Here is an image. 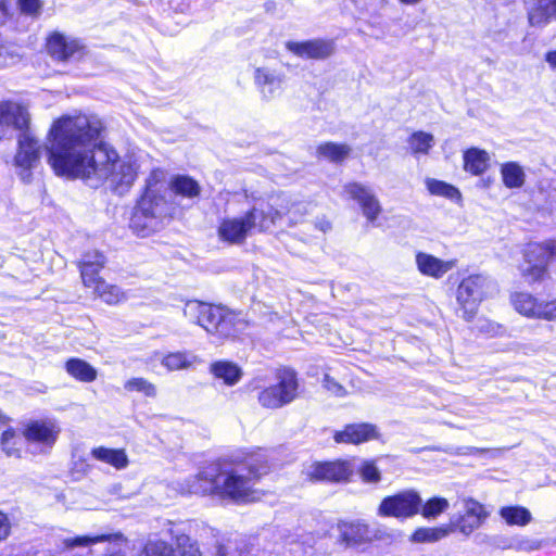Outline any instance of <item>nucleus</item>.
I'll return each instance as SVG.
<instances>
[{
	"instance_id": "obj_1",
	"label": "nucleus",
	"mask_w": 556,
	"mask_h": 556,
	"mask_svg": "<svg viewBox=\"0 0 556 556\" xmlns=\"http://www.w3.org/2000/svg\"><path fill=\"white\" fill-rule=\"evenodd\" d=\"M104 131V123L94 114H65L53 121L46 149L55 175L81 179L92 188L106 185L118 193L127 191L140 165L134 154L119 155L102 142Z\"/></svg>"
},
{
	"instance_id": "obj_2",
	"label": "nucleus",
	"mask_w": 556,
	"mask_h": 556,
	"mask_svg": "<svg viewBox=\"0 0 556 556\" xmlns=\"http://www.w3.org/2000/svg\"><path fill=\"white\" fill-rule=\"evenodd\" d=\"M218 463V473L215 479V495L231 500L236 503H250L261 498L254 489L255 481L268 470L267 457L263 453L251 454L243 466L227 468Z\"/></svg>"
},
{
	"instance_id": "obj_3",
	"label": "nucleus",
	"mask_w": 556,
	"mask_h": 556,
	"mask_svg": "<svg viewBox=\"0 0 556 556\" xmlns=\"http://www.w3.org/2000/svg\"><path fill=\"white\" fill-rule=\"evenodd\" d=\"M173 212L174 206L167 199L166 173L160 168L153 169L131 216L130 228L137 236L148 237L159 231Z\"/></svg>"
},
{
	"instance_id": "obj_4",
	"label": "nucleus",
	"mask_w": 556,
	"mask_h": 556,
	"mask_svg": "<svg viewBox=\"0 0 556 556\" xmlns=\"http://www.w3.org/2000/svg\"><path fill=\"white\" fill-rule=\"evenodd\" d=\"M184 315L208 333L217 334L220 338L235 337L243 331L247 326L240 314L224 306L199 301L187 302L184 307Z\"/></svg>"
},
{
	"instance_id": "obj_5",
	"label": "nucleus",
	"mask_w": 556,
	"mask_h": 556,
	"mask_svg": "<svg viewBox=\"0 0 556 556\" xmlns=\"http://www.w3.org/2000/svg\"><path fill=\"white\" fill-rule=\"evenodd\" d=\"M495 291L494 282L483 275L464 278L456 290V302L462 316L469 320L477 314L480 303Z\"/></svg>"
},
{
	"instance_id": "obj_6",
	"label": "nucleus",
	"mask_w": 556,
	"mask_h": 556,
	"mask_svg": "<svg viewBox=\"0 0 556 556\" xmlns=\"http://www.w3.org/2000/svg\"><path fill=\"white\" fill-rule=\"evenodd\" d=\"M61 427L54 419H34L24 424L22 435L35 454H49L55 445Z\"/></svg>"
},
{
	"instance_id": "obj_7",
	"label": "nucleus",
	"mask_w": 556,
	"mask_h": 556,
	"mask_svg": "<svg viewBox=\"0 0 556 556\" xmlns=\"http://www.w3.org/2000/svg\"><path fill=\"white\" fill-rule=\"evenodd\" d=\"M549 261H556V241L530 243L525 250V263L520 265L521 275L529 283L539 282L547 274Z\"/></svg>"
},
{
	"instance_id": "obj_8",
	"label": "nucleus",
	"mask_w": 556,
	"mask_h": 556,
	"mask_svg": "<svg viewBox=\"0 0 556 556\" xmlns=\"http://www.w3.org/2000/svg\"><path fill=\"white\" fill-rule=\"evenodd\" d=\"M278 383L267 387L258 393V403L265 408H280L291 403L298 395L299 382L291 369L277 372Z\"/></svg>"
},
{
	"instance_id": "obj_9",
	"label": "nucleus",
	"mask_w": 556,
	"mask_h": 556,
	"mask_svg": "<svg viewBox=\"0 0 556 556\" xmlns=\"http://www.w3.org/2000/svg\"><path fill=\"white\" fill-rule=\"evenodd\" d=\"M291 197L283 193L270 194L266 201H260L252 210L260 222V232L268 230L283 216H288L290 223H299V217L293 210H289Z\"/></svg>"
},
{
	"instance_id": "obj_10",
	"label": "nucleus",
	"mask_w": 556,
	"mask_h": 556,
	"mask_svg": "<svg viewBox=\"0 0 556 556\" xmlns=\"http://www.w3.org/2000/svg\"><path fill=\"white\" fill-rule=\"evenodd\" d=\"M41 146L29 132L23 131L17 138V149L13 164L20 179L25 184L33 181L34 170L40 165Z\"/></svg>"
},
{
	"instance_id": "obj_11",
	"label": "nucleus",
	"mask_w": 556,
	"mask_h": 556,
	"mask_svg": "<svg viewBox=\"0 0 556 556\" xmlns=\"http://www.w3.org/2000/svg\"><path fill=\"white\" fill-rule=\"evenodd\" d=\"M260 222L251 208L240 216L226 217L218 226V237L229 244H242L254 231L260 232Z\"/></svg>"
},
{
	"instance_id": "obj_12",
	"label": "nucleus",
	"mask_w": 556,
	"mask_h": 556,
	"mask_svg": "<svg viewBox=\"0 0 556 556\" xmlns=\"http://www.w3.org/2000/svg\"><path fill=\"white\" fill-rule=\"evenodd\" d=\"M421 507L420 495L413 490H406L384 497L378 506L380 517H394L407 519L419 514Z\"/></svg>"
},
{
	"instance_id": "obj_13",
	"label": "nucleus",
	"mask_w": 556,
	"mask_h": 556,
	"mask_svg": "<svg viewBox=\"0 0 556 556\" xmlns=\"http://www.w3.org/2000/svg\"><path fill=\"white\" fill-rule=\"evenodd\" d=\"M353 472L346 460L314 462L303 467L302 476L311 482H344Z\"/></svg>"
},
{
	"instance_id": "obj_14",
	"label": "nucleus",
	"mask_w": 556,
	"mask_h": 556,
	"mask_svg": "<svg viewBox=\"0 0 556 556\" xmlns=\"http://www.w3.org/2000/svg\"><path fill=\"white\" fill-rule=\"evenodd\" d=\"M218 473V463H208L199 471L185 479L174 482V488L180 494L215 495V479Z\"/></svg>"
},
{
	"instance_id": "obj_15",
	"label": "nucleus",
	"mask_w": 556,
	"mask_h": 556,
	"mask_svg": "<svg viewBox=\"0 0 556 556\" xmlns=\"http://www.w3.org/2000/svg\"><path fill=\"white\" fill-rule=\"evenodd\" d=\"M30 116L27 109L15 102L0 103V139L7 136L10 128L28 131Z\"/></svg>"
},
{
	"instance_id": "obj_16",
	"label": "nucleus",
	"mask_w": 556,
	"mask_h": 556,
	"mask_svg": "<svg viewBox=\"0 0 556 556\" xmlns=\"http://www.w3.org/2000/svg\"><path fill=\"white\" fill-rule=\"evenodd\" d=\"M254 84L264 100H271L282 91L285 74L268 66H258L254 70Z\"/></svg>"
},
{
	"instance_id": "obj_17",
	"label": "nucleus",
	"mask_w": 556,
	"mask_h": 556,
	"mask_svg": "<svg viewBox=\"0 0 556 556\" xmlns=\"http://www.w3.org/2000/svg\"><path fill=\"white\" fill-rule=\"evenodd\" d=\"M286 48L294 55L306 59H326L333 54L336 49L333 40L327 39L287 41Z\"/></svg>"
},
{
	"instance_id": "obj_18",
	"label": "nucleus",
	"mask_w": 556,
	"mask_h": 556,
	"mask_svg": "<svg viewBox=\"0 0 556 556\" xmlns=\"http://www.w3.org/2000/svg\"><path fill=\"white\" fill-rule=\"evenodd\" d=\"M415 263L418 271L427 277L440 279L456 266V260H441L430 253L417 252Z\"/></svg>"
},
{
	"instance_id": "obj_19",
	"label": "nucleus",
	"mask_w": 556,
	"mask_h": 556,
	"mask_svg": "<svg viewBox=\"0 0 556 556\" xmlns=\"http://www.w3.org/2000/svg\"><path fill=\"white\" fill-rule=\"evenodd\" d=\"M379 432L372 424L346 425L342 430L336 431L333 439L337 443L361 444L378 439Z\"/></svg>"
},
{
	"instance_id": "obj_20",
	"label": "nucleus",
	"mask_w": 556,
	"mask_h": 556,
	"mask_svg": "<svg viewBox=\"0 0 556 556\" xmlns=\"http://www.w3.org/2000/svg\"><path fill=\"white\" fill-rule=\"evenodd\" d=\"M465 514L458 520L456 528L468 535L478 529L488 518V511L479 502L467 498L464 501Z\"/></svg>"
},
{
	"instance_id": "obj_21",
	"label": "nucleus",
	"mask_w": 556,
	"mask_h": 556,
	"mask_svg": "<svg viewBox=\"0 0 556 556\" xmlns=\"http://www.w3.org/2000/svg\"><path fill=\"white\" fill-rule=\"evenodd\" d=\"M105 265V257L98 251L86 253L79 262L80 276L84 286H92L99 278V271Z\"/></svg>"
},
{
	"instance_id": "obj_22",
	"label": "nucleus",
	"mask_w": 556,
	"mask_h": 556,
	"mask_svg": "<svg viewBox=\"0 0 556 556\" xmlns=\"http://www.w3.org/2000/svg\"><path fill=\"white\" fill-rule=\"evenodd\" d=\"M541 302L529 292L517 291L510 294V303L515 311L527 318L539 319Z\"/></svg>"
},
{
	"instance_id": "obj_23",
	"label": "nucleus",
	"mask_w": 556,
	"mask_h": 556,
	"mask_svg": "<svg viewBox=\"0 0 556 556\" xmlns=\"http://www.w3.org/2000/svg\"><path fill=\"white\" fill-rule=\"evenodd\" d=\"M341 536L350 546H361L376 539L374 531L367 525L361 522L342 525Z\"/></svg>"
},
{
	"instance_id": "obj_24",
	"label": "nucleus",
	"mask_w": 556,
	"mask_h": 556,
	"mask_svg": "<svg viewBox=\"0 0 556 556\" xmlns=\"http://www.w3.org/2000/svg\"><path fill=\"white\" fill-rule=\"evenodd\" d=\"M210 372L223 382L226 386H235L237 384L242 376L243 371L239 365L230 361H216L211 364Z\"/></svg>"
},
{
	"instance_id": "obj_25",
	"label": "nucleus",
	"mask_w": 556,
	"mask_h": 556,
	"mask_svg": "<svg viewBox=\"0 0 556 556\" xmlns=\"http://www.w3.org/2000/svg\"><path fill=\"white\" fill-rule=\"evenodd\" d=\"M160 361L168 371L190 369L200 363V358L189 351L170 352L163 355Z\"/></svg>"
},
{
	"instance_id": "obj_26",
	"label": "nucleus",
	"mask_w": 556,
	"mask_h": 556,
	"mask_svg": "<svg viewBox=\"0 0 556 556\" xmlns=\"http://www.w3.org/2000/svg\"><path fill=\"white\" fill-rule=\"evenodd\" d=\"M91 456L99 462L114 467L117 470L126 468L129 463L128 456L123 448H109L99 446L92 448Z\"/></svg>"
},
{
	"instance_id": "obj_27",
	"label": "nucleus",
	"mask_w": 556,
	"mask_h": 556,
	"mask_svg": "<svg viewBox=\"0 0 556 556\" xmlns=\"http://www.w3.org/2000/svg\"><path fill=\"white\" fill-rule=\"evenodd\" d=\"M529 22L541 25L556 16V0H530Z\"/></svg>"
},
{
	"instance_id": "obj_28",
	"label": "nucleus",
	"mask_w": 556,
	"mask_h": 556,
	"mask_svg": "<svg viewBox=\"0 0 556 556\" xmlns=\"http://www.w3.org/2000/svg\"><path fill=\"white\" fill-rule=\"evenodd\" d=\"M490 166V155L485 150L470 148L464 153V169L472 175L483 174Z\"/></svg>"
},
{
	"instance_id": "obj_29",
	"label": "nucleus",
	"mask_w": 556,
	"mask_h": 556,
	"mask_svg": "<svg viewBox=\"0 0 556 556\" xmlns=\"http://www.w3.org/2000/svg\"><path fill=\"white\" fill-rule=\"evenodd\" d=\"M64 368L72 378L80 382H93L98 377L97 369L81 358H70Z\"/></svg>"
},
{
	"instance_id": "obj_30",
	"label": "nucleus",
	"mask_w": 556,
	"mask_h": 556,
	"mask_svg": "<svg viewBox=\"0 0 556 556\" xmlns=\"http://www.w3.org/2000/svg\"><path fill=\"white\" fill-rule=\"evenodd\" d=\"M85 287L92 289L98 298L110 305L118 304L126 300V294L117 286L109 285L100 277L96 279V283L92 286Z\"/></svg>"
},
{
	"instance_id": "obj_31",
	"label": "nucleus",
	"mask_w": 556,
	"mask_h": 556,
	"mask_svg": "<svg viewBox=\"0 0 556 556\" xmlns=\"http://www.w3.org/2000/svg\"><path fill=\"white\" fill-rule=\"evenodd\" d=\"M352 149L346 143L325 142L317 147L318 157L332 163H341L346 160Z\"/></svg>"
},
{
	"instance_id": "obj_32",
	"label": "nucleus",
	"mask_w": 556,
	"mask_h": 556,
	"mask_svg": "<svg viewBox=\"0 0 556 556\" xmlns=\"http://www.w3.org/2000/svg\"><path fill=\"white\" fill-rule=\"evenodd\" d=\"M501 176L505 187L515 189L523 186L526 174L516 162H507L501 165Z\"/></svg>"
},
{
	"instance_id": "obj_33",
	"label": "nucleus",
	"mask_w": 556,
	"mask_h": 556,
	"mask_svg": "<svg viewBox=\"0 0 556 556\" xmlns=\"http://www.w3.org/2000/svg\"><path fill=\"white\" fill-rule=\"evenodd\" d=\"M450 532H452L451 527H424L418 528L410 540L414 543H434L447 536Z\"/></svg>"
},
{
	"instance_id": "obj_34",
	"label": "nucleus",
	"mask_w": 556,
	"mask_h": 556,
	"mask_svg": "<svg viewBox=\"0 0 556 556\" xmlns=\"http://www.w3.org/2000/svg\"><path fill=\"white\" fill-rule=\"evenodd\" d=\"M166 185L167 189L170 187L176 194L187 198H195L201 191L199 184L188 176H177L169 184L166 182ZM168 193L169 191L167 190Z\"/></svg>"
},
{
	"instance_id": "obj_35",
	"label": "nucleus",
	"mask_w": 556,
	"mask_h": 556,
	"mask_svg": "<svg viewBox=\"0 0 556 556\" xmlns=\"http://www.w3.org/2000/svg\"><path fill=\"white\" fill-rule=\"evenodd\" d=\"M123 540H124V536L122 533H108V534L68 538L63 541V544L66 547H75V546H89V545L102 543V542H118V541H123Z\"/></svg>"
},
{
	"instance_id": "obj_36",
	"label": "nucleus",
	"mask_w": 556,
	"mask_h": 556,
	"mask_svg": "<svg viewBox=\"0 0 556 556\" xmlns=\"http://www.w3.org/2000/svg\"><path fill=\"white\" fill-rule=\"evenodd\" d=\"M425 184L427 190L432 195L443 197L450 200H459L462 198L459 190L445 181L434 178H427Z\"/></svg>"
},
{
	"instance_id": "obj_37",
	"label": "nucleus",
	"mask_w": 556,
	"mask_h": 556,
	"mask_svg": "<svg viewBox=\"0 0 556 556\" xmlns=\"http://www.w3.org/2000/svg\"><path fill=\"white\" fill-rule=\"evenodd\" d=\"M500 515L510 526H526L531 520L530 511L521 506L503 507Z\"/></svg>"
},
{
	"instance_id": "obj_38",
	"label": "nucleus",
	"mask_w": 556,
	"mask_h": 556,
	"mask_svg": "<svg viewBox=\"0 0 556 556\" xmlns=\"http://www.w3.org/2000/svg\"><path fill=\"white\" fill-rule=\"evenodd\" d=\"M410 152L414 155L428 154L434 144V138L431 134L425 131H415L407 140Z\"/></svg>"
},
{
	"instance_id": "obj_39",
	"label": "nucleus",
	"mask_w": 556,
	"mask_h": 556,
	"mask_svg": "<svg viewBox=\"0 0 556 556\" xmlns=\"http://www.w3.org/2000/svg\"><path fill=\"white\" fill-rule=\"evenodd\" d=\"M450 507V502L440 496H434L426 501L425 503L421 502V507L419 510V514L426 519H435L441 514L446 511Z\"/></svg>"
},
{
	"instance_id": "obj_40",
	"label": "nucleus",
	"mask_w": 556,
	"mask_h": 556,
	"mask_svg": "<svg viewBox=\"0 0 556 556\" xmlns=\"http://www.w3.org/2000/svg\"><path fill=\"white\" fill-rule=\"evenodd\" d=\"M2 451L9 457H21V440L13 428H9L2 432L0 438Z\"/></svg>"
},
{
	"instance_id": "obj_41",
	"label": "nucleus",
	"mask_w": 556,
	"mask_h": 556,
	"mask_svg": "<svg viewBox=\"0 0 556 556\" xmlns=\"http://www.w3.org/2000/svg\"><path fill=\"white\" fill-rule=\"evenodd\" d=\"M124 389L127 392H139L148 397L156 396V387L148 379L142 377H134L125 381Z\"/></svg>"
},
{
	"instance_id": "obj_42",
	"label": "nucleus",
	"mask_w": 556,
	"mask_h": 556,
	"mask_svg": "<svg viewBox=\"0 0 556 556\" xmlns=\"http://www.w3.org/2000/svg\"><path fill=\"white\" fill-rule=\"evenodd\" d=\"M343 190L345 194L355 200L359 206L374 194L370 187L356 181L345 184Z\"/></svg>"
},
{
	"instance_id": "obj_43",
	"label": "nucleus",
	"mask_w": 556,
	"mask_h": 556,
	"mask_svg": "<svg viewBox=\"0 0 556 556\" xmlns=\"http://www.w3.org/2000/svg\"><path fill=\"white\" fill-rule=\"evenodd\" d=\"M162 542V540H160ZM163 543L167 546L169 549V553L172 556H176L174 554L173 548L163 541ZM177 547L179 549L180 556H202L200 548L198 545L193 542H191L190 538L187 535H181L177 539Z\"/></svg>"
},
{
	"instance_id": "obj_44",
	"label": "nucleus",
	"mask_w": 556,
	"mask_h": 556,
	"mask_svg": "<svg viewBox=\"0 0 556 556\" xmlns=\"http://www.w3.org/2000/svg\"><path fill=\"white\" fill-rule=\"evenodd\" d=\"M358 473L366 483H378L381 480L380 469L374 460H364L358 468Z\"/></svg>"
},
{
	"instance_id": "obj_45",
	"label": "nucleus",
	"mask_w": 556,
	"mask_h": 556,
	"mask_svg": "<svg viewBox=\"0 0 556 556\" xmlns=\"http://www.w3.org/2000/svg\"><path fill=\"white\" fill-rule=\"evenodd\" d=\"M47 48L53 58L63 61L66 50V37L61 34H53L48 39Z\"/></svg>"
},
{
	"instance_id": "obj_46",
	"label": "nucleus",
	"mask_w": 556,
	"mask_h": 556,
	"mask_svg": "<svg viewBox=\"0 0 556 556\" xmlns=\"http://www.w3.org/2000/svg\"><path fill=\"white\" fill-rule=\"evenodd\" d=\"M506 547L519 551V552H534L541 548V542L526 536L513 538Z\"/></svg>"
},
{
	"instance_id": "obj_47",
	"label": "nucleus",
	"mask_w": 556,
	"mask_h": 556,
	"mask_svg": "<svg viewBox=\"0 0 556 556\" xmlns=\"http://www.w3.org/2000/svg\"><path fill=\"white\" fill-rule=\"evenodd\" d=\"M361 208L364 216L369 222H375L381 213V205L375 193L370 195L369 199L361 205Z\"/></svg>"
},
{
	"instance_id": "obj_48",
	"label": "nucleus",
	"mask_w": 556,
	"mask_h": 556,
	"mask_svg": "<svg viewBox=\"0 0 556 556\" xmlns=\"http://www.w3.org/2000/svg\"><path fill=\"white\" fill-rule=\"evenodd\" d=\"M143 556H172L167 546L161 541H149L143 551Z\"/></svg>"
},
{
	"instance_id": "obj_49",
	"label": "nucleus",
	"mask_w": 556,
	"mask_h": 556,
	"mask_svg": "<svg viewBox=\"0 0 556 556\" xmlns=\"http://www.w3.org/2000/svg\"><path fill=\"white\" fill-rule=\"evenodd\" d=\"M539 319L546 321H556V298L549 301L541 302Z\"/></svg>"
},
{
	"instance_id": "obj_50",
	"label": "nucleus",
	"mask_w": 556,
	"mask_h": 556,
	"mask_svg": "<svg viewBox=\"0 0 556 556\" xmlns=\"http://www.w3.org/2000/svg\"><path fill=\"white\" fill-rule=\"evenodd\" d=\"M84 46L79 40L66 37V50L65 58L63 61H67L71 59H78L83 54Z\"/></svg>"
},
{
	"instance_id": "obj_51",
	"label": "nucleus",
	"mask_w": 556,
	"mask_h": 556,
	"mask_svg": "<svg viewBox=\"0 0 556 556\" xmlns=\"http://www.w3.org/2000/svg\"><path fill=\"white\" fill-rule=\"evenodd\" d=\"M323 384L330 393L336 396H344L346 394L344 387L329 375H325Z\"/></svg>"
},
{
	"instance_id": "obj_52",
	"label": "nucleus",
	"mask_w": 556,
	"mask_h": 556,
	"mask_svg": "<svg viewBox=\"0 0 556 556\" xmlns=\"http://www.w3.org/2000/svg\"><path fill=\"white\" fill-rule=\"evenodd\" d=\"M20 61L18 54L10 51L9 48L0 46V67H7L16 64Z\"/></svg>"
},
{
	"instance_id": "obj_53",
	"label": "nucleus",
	"mask_w": 556,
	"mask_h": 556,
	"mask_svg": "<svg viewBox=\"0 0 556 556\" xmlns=\"http://www.w3.org/2000/svg\"><path fill=\"white\" fill-rule=\"evenodd\" d=\"M21 10L27 14H36L40 9L39 0H18Z\"/></svg>"
},
{
	"instance_id": "obj_54",
	"label": "nucleus",
	"mask_w": 556,
	"mask_h": 556,
	"mask_svg": "<svg viewBox=\"0 0 556 556\" xmlns=\"http://www.w3.org/2000/svg\"><path fill=\"white\" fill-rule=\"evenodd\" d=\"M11 531V522L8 516L0 511V541L5 540Z\"/></svg>"
},
{
	"instance_id": "obj_55",
	"label": "nucleus",
	"mask_w": 556,
	"mask_h": 556,
	"mask_svg": "<svg viewBox=\"0 0 556 556\" xmlns=\"http://www.w3.org/2000/svg\"><path fill=\"white\" fill-rule=\"evenodd\" d=\"M308 204L305 202H295L291 200L289 210H293L299 217V222L307 213Z\"/></svg>"
},
{
	"instance_id": "obj_56",
	"label": "nucleus",
	"mask_w": 556,
	"mask_h": 556,
	"mask_svg": "<svg viewBox=\"0 0 556 556\" xmlns=\"http://www.w3.org/2000/svg\"><path fill=\"white\" fill-rule=\"evenodd\" d=\"M545 60L553 68H556V51L548 52Z\"/></svg>"
},
{
	"instance_id": "obj_57",
	"label": "nucleus",
	"mask_w": 556,
	"mask_h": 556,
	"mask_svg": "<svg viewBox=\"0 0 556 556\" xmlns=\"http://www.w3.org/2000/svg\"><path fill=\"white\" fill-rule=\"evenodd\" d=\"M216 556H229L227 548L223 545H218L216 549Z\"/></svg>"
},
{
	"instance_id": "obj_58",
	"label": "nucleus",
	"mask_w": 556,
	"mask_h": 556,
	"mask_svg": "<svg viewBox=\"0 0 556 556\" xmlns=\"http://www.w3.org/2000/svg\"><path fill=\"white\" fill-rule=\"evenodd\" d=\"M422 0H399L400 3L404 5H416L420 3Z\"/></svg>"
},
{
	"instance_id": "obj_59",
	"label": "nucleus",
	"mask_w": 556,
	"mask_h": 556,
	"mask_svg": "<svg viewBox=\"0 0 556 556\" xmlns=\"http://www.w3.org/2000/svg\"><path fill=\"white\" fill-rule=\"evenodd\" d=\"M331 228V225L329 222H323L320 224V230L326 232L327 230H329Z\"/></svg>"
},
{
	"instance_id": "obj_60",
	"label": "nucleus",
	"mask_w": 556,
	"mask_h": 556,
	"mask_svg": "<svg viewBox=\"0 0 556 556\" xmlns=\"http://www.w3.org/2000/svg\"><path fill=\"white\" fill-rule=\"evenodd\" d=\"M10 418L7 417L0 410V424H7L9 422Z\"/></svg>"
}]
</instances>
